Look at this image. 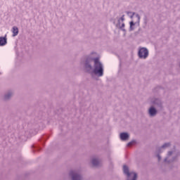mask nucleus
<instances>
[{
	"mask_svg": "<svg viewBox=\"0 0 180 180\" xmlns=\"http://www.w3.org/2000/svg\"><path fill=\"white\" fill-rule=\"evenodd\" d=\"M94 74L99 75V77H102L103 75V68L102 66V63L99 62L98 58L94 59Z\"/></svg>",
	"mask_w": 180,
	"mask_h": 180,
	"instance_id": "nucleus-1",
	"label": "nucleus"
},
{
	"mask_svg": "<svg viewBox=\"0 0 180 180\" xmlns=\"http://www.w3.org/2000/svg\"><path fill=\"white\" fill-rule=\"evenodd\" d=\"M123 171H124V173L126 174V175H127L128 178L132 177L131 180L137 179V174H136L134 172H129V167H127V166L124 165ZM129 180H131V179H129Z\"/></svg>",
	"mask_w": 180,
	"mask_h": 180,
	"instance_id": "nucleus-2",
	"label": "nucleus"
},
{
	"mask_svg": "<svg viewBox=\"0 0 180 180\" xmlns=\"http://www.w3.org/2000/svg\"><path fill=\"white\" fill-rule=\"evenodd\" d=\"M140 58H147L148 57V50L146 48H141L139 51Z\"/></svg>",
	"mask_w": 180,
	"mask_h": 180,
	"instance_id": "nucleus-3",
	"label": "nucleus"
},
{
	"mask_svg": "<svg viewBox=\"0 0 180 180\" xmlns=\"http://www.w3.org/2000/svg\"><path fill=\"white\" fill-rule=\"evenodd\" d=\"M120 137L121 140H122V141H126V140L129 139V134L126 132H123L120 134Z\"/></svg>",
	"mask_w": 180,
	"mask_h": 180,
	"instance_id": "nucleus-4",
	"label": "nucleus"
},
{
	"mask_svg": "<svg viewBox=\"0 0 180 180\" xmlns=\"http://www.w3.org/2000/svg\"><path fill=\"white\" fill-rule=\"evenodd\" d=\"M70 175L72 176V180H81V176L74 173V172H70Z\"/></svg>",
	"mask_w": 180,
	"mask_h": 180,
	"instance_id": "nucleus-5",
	"label": "nucleus"
},
{
	"mask_svg": "<svg viewBox=\"0 0 180 180\" xmlns=\"http://www.w3.org/2000/svg\"><path fill=\"white\" fill-rule=\"evenodd\" d=\"M12 32H13V37L18 36V34H19V29L18 28V27H13L12 30Z\"/></svg>",
	"mask_w": 180,
	"mask_h": 180,
	"instance_id": "nucleus-6",
	"label": "nucleus"
},
{
	"mask_svg": "<svg viewBox=\"0 0 180 180\" xmlns=\"http://www.w3.org/2000/svg\"><path fill=\"white\" fill-rule=\"evenodd\" d=\"M156 114H157V110H155V108L152 107L149 109V115H150V116H155Z\"/></svg>",
	"mask_w": 180,
	"mask_h": 180,
	"instance_id": "nucleus-7",
	"label": "nucleus"
},
{
	"mask_svg": "<svg viewBox=\"0 0 180 180\" xmlns=\"http://www.w3.org/2000/svg\"><path fill=\"white\" fill-rule=\"evenodd\" d=\"M6 44V38L0 37V46H5Z\"/></svg>",
	"mask_w": 180,
	"mask_h": 180,
	"instance_id": "nucleus-8",
	"label": "nucleus"
},
{
	"mask_svg": "<svg viewBox=\"0 0 180 180\" xmlns=\"http://www.w3.org/2000/svg\"><path fill=\"white\" fill-rule=\"evenodd\" d=\"M92 164L94 167H96V165H98L99 164V160L97 159H93Z\"/></svg>",
	"mask_w": 180,
	"mask_h": 180,
	"instance_id": "nucleus-9",
	"label": "nucleus"
},
{
	"mask_svg": "<svg viewBox=\"0 0 180 180\" xmlns=\"http://www.w3.org/2000/svg\"><path fill=\"white\" fill-rule=\"evenodd\" d=\"M133 144H134V141L129 142V143L127 144V146H128V147H130V146H132Z\"/></svg>",
	"mask_w": 180,
	"mask_h": 180,
	"instance_id": "nucleus-10",
	"label": "nucleus"
},
{
	"mask_svg": "<svg viewBox=\"0 0 180 180\" xmlns=\"http://www.w3.org/2000/svg\"><path fill=\"white\" fill-rule=\"evenodd\" d=\"M133 26H134V22L133 21L130 22V27L131 29V27H133Z\"/></svg>",
	"mask_w": 180,
	"mask_h": 180,
	"instance_id": "nucleus-11",
	"label": "nucleus"
},
{
	"mask_svg": "<svg viewBox=\"0 0 180 180\" xmlns=\"http://www.w3.org/2000/svg\"><path fill=\"white\" fill-rule=\"evenodd\" d=\"M169 143H165V144L162 146V148H165V147H169Z\"/></svg>",
	"mask_w": 180,
	"mask_h": 180,
	"instance_id": "nucleus-12",
	"label": "nucleus"
},
{
	"mask_svg": "<svg viewBox=\"0 0 180 180\" xmlns=\"http://www.w3.org/2000/svg\"><path fill=\"white\" fill-rule=\"evenodd\" d=\"M158 158L159 161H160V160H161V157H160V155H158Z\"/></svg>",
	"mask_w": 180,
	"mask_h": 180,
	"instance_id": "nucleus-13",
	"label": "nucleus"
},
{
	"mask_svg": "<svg viewBox=\"0 0 180 180\" xmlns=\"http://www.w3.org/2000/svg\"><path fill=\"white\" fill-rule=\"evenodd\" d=\"M8 98H9V96H5V98H6V99H8Z\"/></svg>",
	"mask_w": 180,
	"mask_h": 180,
	"instance_id": "nucleus-14",
	"label": "nucleus"
},
{
	"mask_svg": "<svg viewBox=\"0 0 180 180\" xmlns=\"http://www.w3.org/2000/svg\"><path fill=\"white\" fill-rule=\"evenodd\" d=\"M172 154V152H169V155H171Z\"/></svg>",
	"mask_w": 180,
	"mask_h": 180,
	"instance_id": "nucleus-15",
	"label": "nucleus"
},
{
	"mask_svg": "<svg viewBox=\"0 0 180 180\" xmlns=\"http://www.w3.org/2000/svg\"><path fill=\"white\" fill-rule=\"evenodd\" d=\"M88 67H89V68H92V66H91V65H88Z\"/></svg>",
	"mask_w": 180,
	"mask_h": 180,
	"instance_id": "nucleus-16",
	"label": "nucleus"
},
{
	"mask_svg": "<svg viewBox=\"0 0 180 180\" xmlns=\"http://www.w3.org/2000/svg\"><path fill=\"white\" fill-rule=\"evenodd\" d=\"M139 20H140V16L137 15Z\"/></svg>",
	"mask_w": 180,
	"mask_h": 180,
	"instance_id": "nucleus-17",
	"label": "nucleus"
},
{
	"mask_svg": "<svg viewBox=\"0 0 180 180\" xmlns=\"http://www.w3.org/2000/svg\"><path fill=\"white\" fill-rule=\"evenodd\" d=\"M122 20H123V17H122Z\"/></svg>",
	"mask_w": 180,
	"mask_h": 180,
	"instance_id": "nucleus-18",
	"label": "nucleus"
}]
</instances>
